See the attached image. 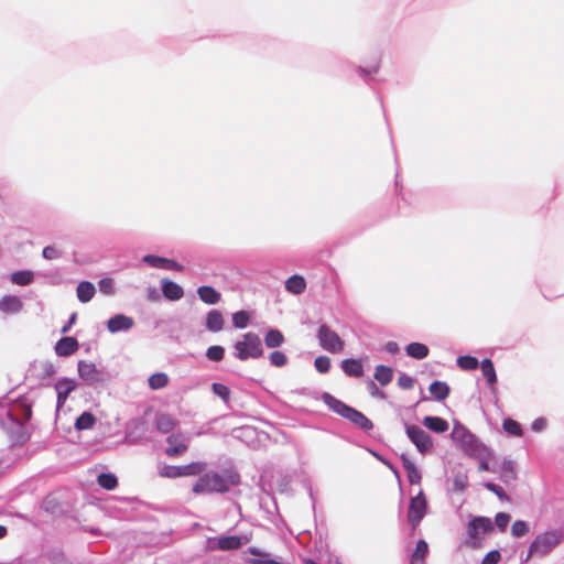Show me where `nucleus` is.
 <instances>
[{
	"label": "nucleus",
	"mask_w": 564,
	"mask_h": 564,
	"mask_svg": "<svg viewBox=\"0 0 564 564\" xmlns=\"http://www.w3.org/2000/svg\"><path fill=\"white\" fill-rule=\"evenodd\" d=\"M423 425L434 432V433H444L448 430V422L440 416L427 415L422 421Z\"/></svg>",
	"instance_id": "nucleus-24"
},
{
	"label": "nucleus",
	"mask_w": 564,
	"mask_h": 564,
	"mask_svg": "<svg viewBox=\"0 0 564 564\" xmlns=\"http://www.w3.org/2000/svg\"><path fill=\"white\" fill-rule=\"evenodd\" d=\"M205 327L207 330L218 333L224 328V317L218 310H212L206 315Z\"/></svg>",
	"instance_id": "nucleus-23"
},
{
	"label": "nucleus",
	"mask_w": 564,
	"mask_h": 564,
	"mask_svg": "<svg viewBox=\"0 0 564 564\" xmlns=\"http://www.w3.org/2000/svg\"><path fill=\"white\" fill-rule=\"evenodd\" d=\"M405 351L408 356L417 360L426 358L430 352L429 347L422 343H410L405 347Z\"/></svg>",
	"instance_id": "nucleus-35"
},
{
	"label": "nucleus",
	"mask_w": 564,
	"mask_h": 564,
	"mask_svg": "<svg viewBox=\"0 0 564 564\" xmlns=\"http://www.w3.org/2000/svg\"><path fill=\"white\" fill-rule=\"evenodd\" d=\"M96 423V417L91 412H83L75 421V429L77 431H84L91 429Z\"/></svg>",
	"instance_id": "nucleus-38"
},
{
	"label": "nucleus",
	"mask_w": 564,
	"mask_h": 564,
	"mask_svg": "<svg viewBox=\"0 0 564 564\" xmlns=\"http://www.w3.org/2000/svg\"><path fill=\"white\" fill-rule=\"evenodd\" d=\"M98 485L106 490H113L118 486V479L115 474L101 473L97 478Z\"/></svg>",
	"instance_id": "nucleus-39"
},
{
	"label": "nucleus",
	"mask_w": 564,
	"mask_h": 564,
	"mask_svg": "<svg viewBox=\"0 0 564 564\" xmlns=\"http://www.w3.org/2000/svg\"><path fill=\"white\" fill-rule=\"evenodd\" d=\"M210 544L215 543V545H212V549H217L220 551H234L238 550L243 545L241 536L238 535H224L219 538H212L208 540Z\"/></svg>",
	"instance_id": "nucleus-17"
},
{
	"label": "nucleus",
	"mask_w": 564,
	"mask_h": 564,
	"mask_svg": "<svg viewBox=\"0 0 564 564\" xmlns=\"http://www.w3.org/2000/svg\"><path fill=\"white\" fill-rule=\"evenodd\" d=\"M430 393L436 401H444L451 392L449 386L445 381L435 380L429 387Z\"/></svg>",
	"instance_id": "nucleus-27"
},
{
	"label": "nucleus",
	"mask_w": 564,
	"mask_h": 564,
	"mask_svg": "<svg viewBox=\"0 0 564 564\" xmlns=\"http://www.w3.org/2000/svg\"><path fill=\"white\" fill-rule=\"evenodd\" d=\"M452 490L456 492H463L468 487V475L464 469H457L453 471L452 478Z\"/></svg>",
	"instance_id": "nucleus-34"
},
{
	"label": "nucleus",
	"mask_w": 564,
	"mask_h": 564,
	"mask_svg": "<svg viewBox=\"0 0 564 564\" xmlns=\"http://www.w3.org/2000/svg\"><path fill=\"white\" fill-rule=\"evenodd\" d=\"M501 469H502L503 477L511 478V479L516 478V471L513 469L512 462H510V460L503 462Z\"/></svg>",
	"instance_id": "nucleus-57"
},
{
	"label": "nucleus",
	"mask_w": 564,
	"mask_h": 564,
	"mask_svg": "<svg viewBox=\"0 0 564 564\" xmlns=\"http://www.w3.org/2000/svg\"><path fill=\"white\" fill-rule=\"evenodd\" d=\"M206 357L212 361H221L225 357V349L218 345L210 346L206 350Z\"/></svg>",
	"instance_id": "nucleus-45"
},
{
	"label": "nucleus",
	"mask_w": 564,
	"mask_h": 564,
	"mask_svg": "<svg viewBox=\"0 0 564 564\" xmlns=\"http://www.w3.org/2000/svg\"><path fill=\"white\" fill-rule=\"evenodd\" d=\"M269 360L272 366L279 367V368L284 367L289 361L286 355L280 350L272 351L269 355Z\"/></svg>",
	"instance_id": "nucleus-46"
},
{
	"label": "nucleus",
	"mask_w": 564,
	"mask_h": 564,
	"mask_svg": "<svg viewBox=\"0 0 564 564\" xmlns=\"http://www.w3.org/2000/svg\"><path fill=\"white\" fill-rule=\"evenodd\" d=\"M76 293L79 302L88 303L94 297L96 288L89 281H82L77 285Z\"/></svg>",
	"instance_id": "nucleus-29"
},
{
	"label": "nucleus",
	"mask_w": 564,
	"mask_h": 564,
	"mask_svg": "<svg viewBox=\"0 0 564 564\" xmlns=\"http://www.w3.org/2000/svg\"><path fill=\"white\" fill-rule=\"evenodd\" d=\"M457 366L464 370H476L479 367V361L476 357L466 355L459 356L456 360Z\"/></svg>",
	"instance_id": "nucleus-41"
},
{
	"label": "nucleus",
	"mask_w": 564,
	"mask_h": 564,
	"mask_svg": "<svg viewBox=\"0 0 564 564\" xmlns=\"http://www.w3.org/2000/svg\"><path fill=\"white\" fill-rule=\"evenodd\" d=\"M378 70H379V66H378V65H375V66H372V67H370V68H365V67H361V66H359V67L357 68L358 74H359L362 78H366V77H368V76H370V75H372V74H377V73H378Z\"/></svg>",
	"instance_id": "nucleus-61"
},
{
	"label": "nucleus",
	"mask_w": 564,
	"mask_h": 564,
	"mask_svg": "<svg viewBox=\"0 0 564 564\" xmlns=\"http://www.w3.org/2000/svg\"><path fill=\"white\" fill-rule=\"evenodd\" d=\"M147 299L150 302H158L161 300V293L155 286H149L147 289Z\"/></svg>",
	"instance_id": "nucleus-59"
},
{
	"label": "nucleus",
	"mask_w": 564,
	"mask_h": 564,
	"mask_svg": "<svg viewBox=\"0 0 564 564\" xmlns=\"http://www.w3.org/2000/svg\"><path fill=\"white\" fill-rule=\"evenodd\" d=\"M546 425H547L546 419L541 416V417L535 419L532 422L531 430L533 432L539 433V432H542L546 427Z\"/></svg>",
	"instance_id": "nucleus-58"
},
{
	"label": "nucleus",
	"mask_w": 564,
	"mask_h": 564,
	"mask_svg": "<svg viewBox=\"0 0 564 564\" xmlns=\"http://www.w3.org/2000/svg\"><path fill=\"white\" fill-rule=\"evenodd\" d=\"M484 487L489 491L494 492L500 500L508 499V496L501 486L491 481H486L484 482Z\"/></svg>",
	"instance_id": "nucleus-53"
},
{
	"label": "nucleus",
	"mask_w": 564,
	"mask_h": 564,
	"mask_svg": "<svg viewBox=\"0 0 564 564\" xmlns=\"http://www.w3.org/2000/svg\"><path fill=\"white\" fill-rule=\"evenodd\" d=\"M99 291L105 295H113L115 294V284L111 278H102L98 282Z\"/></svg>",
	"instance_id": "nucleus-50"
},
{
	"label": "nucleus",
	"mask_w": 564,
	"mask_h": 564,
	"mask_svg": "<svg viewBox=\"0 0 564 564\" xmlns=\"http://www.w3.org/2000/svg\"><path fill=\"white\" fill-rule=\"evenodd\" d=\"M77 388V382L75 379L63 377L59 378L55 384L54 389L56 391V410L59 411L65 404L69 394L75 391Z\"/></svg>",
	"instance_id": "nucleus-13"
},
{
	"label": "nucleus",
	"mask_w": 564,
	"mask_h": 564,
	"mask_svg": "<svg viewBox=\"0 0 564 564\" xmlns=\"http://www.w3.org/2000/svg\"><path fill=\"white\" fill-rule=\"evenodd\" d=\"M564 535L562 530L552 529L538 534L531 542L524 562L533 556L543 557L550 554L563 540Z\"/></svg>",
	"instance_id": "nucleus-4"
},
{
	"label": "nucleus",
	"mask_w": 564,
	"mask_h": 564,
	"mask_svg": "<svg viewBox=\"0 0 564 564\" xmlns=\"http://www.w3.org/2000/svg\"><path fill=\"white\" fill-rule=\"evenodd\" d=\"M23 308V302L17 295H4L0 299V312L4 314H17Z\"/></svg>",
	"instance_id": "nucleus-20"
},
{
	"label": "nucleus",
	"mask_w": 564,
	"mask_h": 564,
	"mask_svg": "<svg viewBox=\"0 0 564 564\" xmlns=\"http://www.w3.org/2000/svg\"><path fill=\"white\" fill-rule=\"evenodd\" d=\"M321 400L336 414L348 420L355 426L359 427L364 432H368L373 429V423L362 412L346 404L341 400L335 398L329 392H323Z\"/></svg>",
	"instance_id": "nucleus-2"
},
{
	"label": "nucleus",
	"mask_w": 564,
	"mask_h": 564,
	"mask_svg": "<svg viewBox=\"0 0 564 564\" xmlns=\"http://www.w3.org/2000/svg\"><path fill=\"white\" fill-rule=\"evenodd\" d=\"M494 529V523L490 518L481 516L474 517L467 523L468 539L465 541V545L474 550L481 547L482 538L479 534L486 535L491 533Z\"/></svg>",
	"instance_id": "nucleus-6"
},
{
	"label": "nucleus",
	"mask_w": 564,
	"mask_h": 564,
	"mask_svg": "<svg viewBox=\"0 0 564 564\" xmlns=\"http://www.w3.org/2000/svg\"><path fill=\"white\" fill-rule=\"evenodd\" d=\"M398 386L403 390L412 389L414 386V379L406 373H401L398 378Z\"/></svg>",
	"instance_id": "nucleus-54"
},
{
	"label": "nucleus",
	"mask_w": 564,
	"mask_h": 564,
	"mask_svg": "<svg viewBox=\"0 0 564 564\" xmlns=\"http://www.w3.org/2000/svg\"><path fill=\"white\" fill-rule=\"evenodd\" d=\"M340 368L348 377L360 378L364 376V366L360 359L347 358L341 360Z\"/></svg>",
	"instance_id": "nucleus-21"
},
{
	"label": "nucleus",
	"mask_w": 564,
	"mask_h": 564,
	"mask_svg": "<svg viewBox=\"0 0 564 564\" xmlns=\"http://www.w3.org/2000/svg\"><path fill=\"white\" fill-rule=\"evenodd\" d=\"M264 345L268 348H278L285 341L284 335L278 328H270L264 335Z\"/></svg>",
	"instance_id": "nucleus-31"
},
{
	"label": "nucleus",
	"mask_w": 564,
	"mask_h": 564,
	"mask_svg": "<svg viewBox=\"0 0 564 564\" xmlns=\"http://www.w3.org/2000/svg\"><path fill=\"white\" fill-rule=\"evenodd\" d=\"M149 386L153 390L162 389L169 383V377L164 372L153 373L149 377Z\"/></svg>",
	"instance_id": "nucleus-40"
},
{
	"label": "nucleus",
	"mask_w": 564,
	"mask_h": 564,
	"mask_svg": "<svg viewBox=\"0 0 564 564\" xmlns=\"http://www.w3.org/2000/svg\"><path fill=\"white\" fill-rule=\"evenodd\" d=\"M501 558V554L498 550H492L488 552L480 564H497Z\"/></svg>",
	"instance_id": "nucleus-56"
},
{
	"label": "nucleus",
	"mask_w": 564,
	"mask_h": 564,
	"mask_svg": "<svg viewBox=\"0 0 564 564\" xmlns=\"http://www.w3.org/2000/svg\"><path fill=\"white\" fill-rule=\"evenodd\" d=\"M482 376L489 386H494L497 382V373L495 370L494 362L489 358H485L480 362Z\"/></svg>",
	"instance_id": "nucleus-37"
},
{
	"label": "nucleus",
	"mask_w": 564,
	"mask_h": 564,
	"mask_svg": "<svg viewBox=\"0 0 564 564\" xmlns=\"http://www.w3.org/2000/svg\"><path fill=\"white\" fill-rule=\"evenodd\" d=\"M316 338L319 346L332 354L340 352L344 349L345 343L340 336L333 330L328 325L322 324L316 333Z\"/></svg>",
	"instance_id": "nucleus-9"
},
{
	"label": "nucleus",
	"mask_w": 564,
	"mask_h": 564,
	"mask_svg": "<svg viewBox=\"0 0 564 564\" xmlns=\"http://www.w3.org/2000/svg\"><path fill=\"white\" fill-rule=\"evenodd\" d=\"M427 511V500L423 492L420 490L415 497H412L408 510V520L413 530H415Z\"/></svg>",
	"instance_id": "nucleus-11"
},
{
	"label": "nucleus",
	"mask_w": 564,
	"mask_h": 564,
	"mask_svg": "<svg viewBox=\"0 0 564 564\" xmlns=\"http://www.w3.org/2000/svg\"><path fill=\"white\" fill-rule=\"evenodd\" d=\"M176 421L165 413H160L155 416V427L159 432L166 434L174 430Z\"/></svg>",
	"instance_id": "nucleus-32"
},
{
	"label": "nucleus",
	"mask_w": 564,
	"mask_h": 564,
	"mask_svg": "<svg viewBox=\"0 0 564 564\" xmlns=\"http://www.w3.org/2000/svg\"><path fill=\"white\" fill-rule=\"evenodd\" d=\"M408 438L415 446L416 451L425 455L433 449V440L427 432L417 425L404 423Z\"/></svg>",
	"instance_id": "nucleus-10"
},
{
	"label": "nucleus",
	"mask_w": 564,
	"mask_h": 564,
	"mask_svg": "<svg viewBox=\"0 0 564 564\" xmlns=\"http://www.w3.org/2000/svg\"><path fill=\"white\" fill-rule=\"evenodd\" d=\"M42 256L46 260H54L61 258L62 252L57 250L54 246H46L42 251Z\"/></svg>",
	"instance_id": "nucleus-55"
},
{
	"label": "nucleus",
	"mask_w": 564,
	"mask_h": 564,
	"mask_svg": "<svg viewBox=\"0 0 564 564\" xmlns=\"http://www.w3.org/2000/svg\"><path fill=\"white\" fill-rule=\"evenodd\" d=\"M529 532V525L523 520H517L511 525V534L514 538H522Z\"/></svg>",
	"instance_id": "nucleus-47"
},
{
	"label": "nucleus",
	"mask_w": 564,
	"mask_h": 564,
	"mask_svg": "<svg viewBox=\"0 0 564 564\" xmlns=\"http://www.w3.org/2000/svg\"><path fill=\"white\" fill-rule=\"evenodd\" d=\"M373 378L381 384L387 386L389 384L393 379V370L392 368L379 365L375 369Z\"/></svg>",
	"instance_id": "nucleus-36"
},
{
	"label": "nucleus",
	"mask_w": 564,
	"mask_h": 564,
	"mask_svg": "<svg viewBox=\"0 0 564 564\" xmlns=\"http://www.w3.org/2000/svg\"><path fill=\"white\" fill-rule=\"evenodd\" d=\"M234 356L245 361L249 358L258 359L263 356L262 343L258 334L249 332L242 335V340L234 345Z\"/></svg>",
	"instance_id": "nucleus-5"
},
{
	"label": "nucleus",
	"mask_w": 564,
	"mask_h": 564,
	"mask_svg": "<svg viewBox=\"0 0 564 564\" xmlns=\"http://www.w3.org/2000/svg\"><path fill=\"white\" fill-rule=\"evenodd\" d=\"M78 341L75 337L66 336L62 337L55 344V352L61 357H68L78 349Z\"/></svg>",
	"instance_id": "nucleus-19"
},
{
	"label": "nucleus",
	"mask_w": 564,
	"mask_h": 564,
	"mask_svg": "<svg viewBox=\"0 0 564 564\" xmlns=\"http://www.w3.org/2000/svg\"><path fill=\"white\" fill-rule=\"evenodd\" d=\"M250 314L247 311H238L232 314V325L236 328L243 329L248 326Z\"/></svg>",
	"instance_id": "nucleus-42"
},
{
	"label": "nucleus",
	"mask_w": 564,
	"mask_h": 564,
	"mask_svg": "<svg viewBox=\"0 0 564 564\" xmlns=\"http://www.w3.org/2000/svg\"><path fill=\"white\" fill-rule=\"evenodd\" d=\"M34 272L31 270L15 271L10 274V281L20 286L30 285L34 281Z\"/></svg>",
	"instance_id": "nucleus-33"
},
{
	"label": "nucleus",
	"mask_w": 564,
	"mask_h": 564,
	"mask_svg": "<svg viewBox=\"0 0 564 564\" xmlns=\"http://www.w3.org/2000/svg\"><path fill=\"white\" fill-rule=\"evenodd\" d=\"M166 443L169 446L165 448L164 452L169 457H177L184 454L188 448L187 441L181 433H174L169 435L166 438Z\"/></svg>",
	"instance_id": "nucleus-15"
},
{
	"label": "nucleus",
	"mask_w": 564,
	"mask_h": 564,
	"mask_svg": "<svg viewBox=\"0 0 564 564\" xmlns=\"http://www.w3.org/2000/svg\"><path fill=\"white\" fill-rule=\"evenodd\" d=\"M451 437L460 449L469 457L489 456V448L479 441L467 427L460 423H455Z\"/></svg>",
	"instance_id": "nucleus-3"
},
{
	"label": "nucleus",
	"mask_w": 564,
	"mask_h": 564,
	"mask_svg": "<svg viewBox=\"0 0 564 564\" xmlns=\"http://www.w3.org/2000/svg\"><path fill=\"white\" fill-rule=\"evenodd\" d=\"M79 378L89 387L104 386L110 381L111 376L105 368H98L94 362L79 360L77 364Z\"/></svg>",
	"instance_id": "nucleus-7"
},
{
	"label": "nucleus",
	"mask_w": 564,
	"mask_h": 564,
	"mask_svg": "<svg viewBox=\"0 0 564 564\" xmlns=\"http://www.w3.org/2000/svg\"><path fill=\"white\" fill-rule=\"evenodd\" d=\"M502 427L506 433L512 436H521L522 435V427L521 425L512 420V419H505L502 422Z\"/></svg>",
	"instance_id": "nucleus-43"
},
{
	"label": "nucleus",
	"mask_w": 564,
	"mask_h": 564,
	"mask_svg": "<svg viewBox=\"0 0 564 564\" xmlns=\"http://www.w3.org/2000/svg\"><path fill=\"white\" fill-rule=\"evenodd\" d=\"M511 517L506 512H498L495 517V524L499 529V531L505 532L509 524Z\"/></svg>",
	"instance_id": "nucleus-52"
},
{
	"label": "nucleus",
	"mask_w": 564,
	"mask_h": 564,
	"mask_svg": "<svg viewBox=\"0 0 564 564\" xmlns=\"http://www.w3.org/2000/svg\"><path fill=\"white\" fill-rule=\"evenodd\" d=\"M164 269L181 271L183 267L178 264L175 260L167 259V262L164 264Z\"/></svg>",
	"instance_id": "nucleus-63"
},
{
	"label": "nucleus",
	"mask_w": 564,
	"mask_h": 564,
	"mask_svg": "<svg viewBox=\"0 0 564 564\" xmlns=\"http://www.w3.org/2000/svg\"><path fill=\"white\" fill-rule=\"evenodd\" d=\"M240 482V476L232 469H223L221 471H208L200 474L199 478L193 486L192 491L196 495L200 494H225L231 487Z\"/></svg>",
	"instance_id": "nucleus-1"
},
{
	"label": "nucleus",
	"mask_w": 564,
	"mask_h": 564,
	"mask_svg": "<svg viewBox=\"0 0 564 564\" xmlns=\"http://www.w3.org/2000/svg\"><path fill=\"white\" fill-rule=\"evenodd\" d=\"M314 367L319 373H327L330 369V358L327 356H318L314 360Z\"/></svg>",
	"instance_id": "nucleus-49"
},
{
	"label": "nucleus",
	"mask_w": 564,
	"mask_h": 564,
	"mask_svg": "<svg viewBox=\"0 0 564 564\" xmlns=\"http://www.w3.org/2000/svg\"><path fill=\"white\" fill-rule=\"evenodd\" d=\"M212 391L214 392V394L219 397L225 403L229 402L230 389L226 384L219 383V382H214L212 384Z\"/></svg>",
	"instance_id": "nucleus-44"
},
{
	"label": "nucleus",
	"mask_w": 564,
	"mask_h": 564,
	"mask_svg": "<svg viewBox=\"0 0 564 564\" xmlns=\"http://www.w3.org/2000/svg\"><path fill=\"white\" fill-rule=\"evenodd\" d=\"M162 294L170 301H178L184 296V290L176 282L163 279L161 282Z\"/></svg>",
	"instance_id": "nucleus-18"
},
{
	"label": "nucleus",
	"mask_w": 564,
	"mask_h": 564,
	"mask_svg": "<svg viewBox=\"0 0 564 564\" xmlns=\"http://www.w3.org/2000/svg\"><path fill=\"white\" fill-rule=\"evenodd\" d=\"M368 388H369V390H370V394H371L372 397H375V398H379V399H386V397H387V395H386V393H384L382 390H380V389L376 386V383H375L373 381H370V382L368 383Z\"/></svg>",
	"instance_id": "nucleus-60"
},
{
	"label": "nucleus",
	"mask_w": 564,
	"mask_h": 564,
	"mask_svg": "<svg viewBox=\"0 0 564 564\" xmlns=\"http://www.w3.org/2000/svg\"><path fill=\"white\" fill-rule=\"evenodd\" d=\"M45 556L52 564H64L66 561L65 554L58 549L50 550Z\"/></svg>",
	"instance_id": "nucleus-51"
},
{
	"label": "nucleus",
	"mask_w": 564,
	"mask_h": 564,
	"mask_svg": "<svg viewBox=\"0 0 564 564\" xmlns=\"http://www.w3.org/2000/svg\"><path fill=\"white\" fill-rule=\"evenodd\" d=\"M42 370L44 377H52L56 373V367L51 361L43 362Z\"/></svg>",
	"instance_id": "nucleus-62"
},
{
	"label": "nucleus",
	"mask_w": 564,
	"mask_h": 564,
	"mask_svg": "<svg viewBox=\"0 0 564 564\" xmlns=\"http://www.w3.org/2000/svg\"><path fill=\"white\" fill-rule=\"evenodd\" d=\"M247 552L257 557L249 558L248 562L251 564H282L281 562L271 558L268 552H264L256 546H251L247 550Z\"/></svg>",
	"instance_id": "nucleus-28"
},
{
	"label": "nucleus",
	"mask_w": 564,
	"mask_h": 564,
	"mask_svg": "<svg viewBox=\"0 0 564 564\" xmlns=\"http://www.w3.org/2000/svg\"><path fill=\"white\" fill-rule=\"evenodd\" d=\"M134 319L124 314H116L107 321V329L111 334L129 332L134 326Z\"/></svg>",
	"instance_id": "nucleus-16"
},
{
	"label": "nucleus",
	"mask_w": 564,
	"mask_h": 564,
	"mask_svg": "<svg viewBox=\"0 0 564 564\" xmlns=\"http://www.w3.org/2000/svg\"><path fill=\"white\" fill-rule=\"evenodd\" d=\"M429 555V544L425 540L417 541L414 552L411 554V564H425V558Z\"/></svg>",
	"instance_id": "nucleus-30"
},
{
	"label": "nucleus",
	"mask_w": 564,
	"mask_h": 564,
	"mask_svg": "<svg viewBox=\"0 0 564 564\" xmlns=\"http://www.w3.org/2000/svg\"><path fill=\"white\" fill-rule=\"evenodd\" d=\"M126 440L129 444H137L149 440V425L142 417L132 419L126 427Z\"/></svg>",
	"instance_id": "nucleus-12"
},
{
	"label": "nucleus",
	"mask_w": 564,
	"mask_h": 564,
	"mask_svg": "<svg viewBox=\"0 0 564 564\" xmlns=\"http://www.w3.org/2000/svg\"><path fill=\"white\" fill-rule=\"evenodd\" d=\"M400 459L404 470L406 471L408 481L411 485L420 484L422 480V475L415 464L409 458L406 454H402Z\"/></svg>",
	"instance_id": "nucleus-22"
},
{
	"label": "nucleus",
	"mask_w": 564,
	"mask_h": 564,
	"mask_svg": "<svg viewBox=\"0 0 564 564\" xmlns=\"http://www.w3.org/2000/svg\"><path fill=\"white\" fill-rule=\"evenodd\" d=\"M384 348L389 354L394 355L399 352V345L395 341H388Z\"/></svg>",
	"instance_id": "nucleus-64"
},
{
	"label": "nucleus",
	"mask_w": 564,
	"mask_h": 564,
	"mask_svg": "<svg viewBox=\"0 0 564 564\" xmlns=\"http://www.w3.org/2000/svg\"><path fill=\"white\" fill-rule=\"evenodd\" d=\"M206 468V463L204 462H192L187 465L175 466V465H163L159 467V476L163 478H181L187 476H198Z\"/></svg>",
	"instance_id": "nucleus-8"
},
{
	"label": "nucleus",
	"mask_w": 564,
	"mask_h": 564,
	"mask_svg": "<svg viewBox=\"0 0 564 564\" xmlns=\"http://www.w3.org/2000/svg\"><path fill=\"white\" fill-rule=\"evenodd\" d=\"M142 261L153 268H162L164 269V264L167 262V258H163L154 254H147L143 257Z\"/></svg>",
	"instance_id": "nucleus-48"
},
{
	"label": "nucleus",
	"mask_w": 564,
	"mask_h": 564,
	"mask_svg": "<svg viewBox=\"0 0 564 564\" xmlns=\"http://www.w3.org/2000/svg\"><path fill=\"white\" fill-rule=\"evenodd\" d=\"M199 299L209 305L217 304L220 301V293L209 285H202L197 289Z\"/></svg>",
	"instance_id": "nucleus-26"
},
{
	"label": "nucleus",
	"mask_w": 564,
	"mask_h": 564,
	"mask_svg": "<svg viewBox=\"0 0 564 564\" xmlns=\"http://www.w3.org/2000/svg\"><path fill=\"white\" fill-rule=\"evenodd\" d=\"M306 289V281L300 274H293L285 281V290L292 294L300 295Z\"/></svg>",
	"instance_id": "nucleus-25"
},
{
	"label": "nucleus",
	"mask_w": 564,
	"mask_h": 564,
	"mask_svg": "<svg viewBox=\"0 0 564 564\" xmlns=\"http://www.w3.org/2000/svg\"><path fill=\"white\" fill-rule=\"evenodd\" d=\"M32 416V409L30 404L19 403L7 412V417L10 422L18 426H23Z\"/></svg>",
	"instance_id": "nucleus-14"
}]
</instances>
